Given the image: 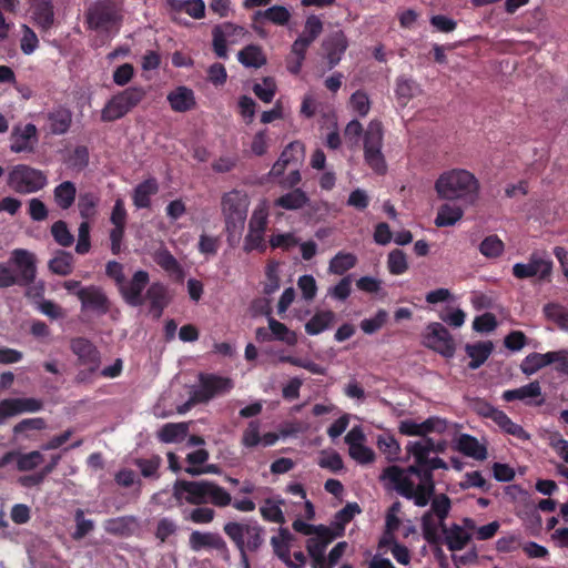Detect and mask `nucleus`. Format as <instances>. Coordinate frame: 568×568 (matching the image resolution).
Here are the masks:
<instances>
[{"mask_svg": "<svg viewBox=\"0 0 568 568\" xmlns=\"http://www.w3.org/2000/svg\"><path fill=\"white\" fill-rule=\"evenodd\" d=\"M383 125L377 120H372L364 133V160L366 164L378 175L386 173L387 165L382 152Z\"/></svg>", "mask_w": 568, "mask_h": 568, "instance_id": "6e6552de", "label": "nucleus"}, {"mask_svg": "<svg viewBox=\"0 0 568 568\" xmlns=\"http://www.w3.org/2000/svg\"><path fill=\"white\" fill-rule=\"evenodd\" d=\"M410 455L414 458L412 465L406 468L395 465L388 466L383 470L381 478L388 479L402 497L414 500V504L418 507H425L435 494L434 475L426 471L420 448Z\"/></svg>", "mask_w": 568, "mask_h": 568, "instance_id": "f03ea898", "label": "nucleus"}, {"mask_svg": "<svg viewBox=\"0 0 568 568\" xmlns=\"http://www.w3.org/2000/svg\"><path fill=\"white\" fill-rule=\"evenodd\" d=\"M223 532L237 551L258 552L265 544L266 530L257 520L226 521Z\"/></svg>", "mask_w": 568, "mask_h": 568, "instance_id": "20e7f679", "label": "nucleus"}, {"mask_svg": "<svg viewBox=\"0 0 568 568\" xmlns=\"http://www.w3.org/2000/svg\"><path fill=\"white\" fill-rule=\"evenodd\" d=\"M541 395L539 382L535 381L519 388L507 389L503 393V399L506 402L525 400Z\"/></svg>", "mask_w": 568, "mask_h": 568, "instance_id": "a19ab883", "label": "nucleus"}, {"mask_svg": "<svg viewBox=\"0 0 568 568\" xmlns=\"http://www.w3.org/2000/svg\"><path fill=\"white\" fill-rule=\"evenodd\" d=\"M189 547L195 551H215L224 561H231V551L225 539L216 531L193 530L189 536Z\"/></svg>", "mask_w": 568, "mask_h": 568, "instance_id": "4468645a", "label": "nucleus"}, {"mask_svg": "<svg viewBox=\"0 0 568 568\" xmlns=\"http://www.w3.org/2000/svg\"><path fill=\"white\" fill-rule=\"evenodd\" d=\"M134 465L144 478L158 480L161 476L162 458L159 455H152L150 458H136Z\"/></svg>", "mask_w": 568, "mask_h": 568, "instance_id": "79ce46f5", "label": "nucleus"}, {"mask_svg": "<svg viewBox=\"0 0 568 568\" xmlns=\"http://www.w3.org/2000/svg\"><path fill=\"white\" fill-rule=\"evenodd\" d=\"M545 316L555 322L561 329H568V310L556 303H548L544 306Z\"/></svg>", "mask_w": 568, "mask_h": 568, "instance_id": "3c124183", "label": "nucleus"}, {"mask_svg": "<svg viewBox=\"0 0 568 568\" xmlns=\"http://www.w3.org/2000/svg\"><path fill=\"white\" fill-rule=\"evenodd\" d=\"M504 250L505 244L497 235L485 237L479 245V252L487 258L499 257Z\"/></svg>", "mask_w": 568, "mask_h": 568, "instance_id": "5fc2aeb1", "label": "nucleus"}, {"mask_svg": "<svg viewBox=\"0 0 568 568\" xmlns=\"http://www.w3.org/2000/svg\"><path fill=\"white\" fill-rule=\"evenodd\" d=\"M417 85L414 81L405 78H398L396 81V95L403 104H406L417 91Z\"/></svg>", "mask_w": 568, "mask_h": 568, "instance_id": "680f3d73", "label": "nucleus"}, {"mask_svg": "<svg viewBox=\"0 0 568 568\" xmlns=\"http://www.w3.org/2000/svg\"><path fill=\"white\" fill-rule=\"evenodd\" d=\"M10 261L18 271L17 278L19 285H29L34 282L37 276L36 256L24 248H16Z\"/></svg>", "mask_w": 568, "mask_h": 568, "instance_id": "6ab92c4d", "label": "nucleus"}, {"mask_svg": "<svg viewBox=\"0 0 568 568\" xmlns=\"http://www.w3.org/2000/svg\"><path fill=\"white\" fill-rule=\"evenodd\" d=\"M457 449L465 456L471 457L476 460H484L487 458L486 447L479 444L476 437L468 434L459 436L457 440Z\"/></svg>", "mask_w": 568, "mask_h": 568, "instance_id": "bb28decb", "label": "nucleus"}, {"mask_svg": "<svg viewBox=\"0 0 568 568\" xmlns=\"http://www.w3.org/2000/svg\"><path fill=\"white\" fill-rule=\"evenodd\" d=\"M552 271V262L532 253L528 263H516L513 266V275L518 280L537 276L539 281H546Z\"/></svg>", "mask_w": 568, "mask_h": 568, "instance_id": "f3484780", "label": "nucleus"}, {"mask_svg": "<svg viewBox=\"0 0 568 568\" xmlns=\"http://www.w3.org/2000/svg\"><path fill=\"white\" fill-rule=\"evenodd\" d=\"M71 351L77 355L79 364L91 366V372H97L101 363V354L97 346L84 337H77L71 341Z\"/></svg>", "mask_w": 568, "mask_h": 568, "instance_id": "aec40b11", "label": "nucleus"}, {"mask_svg": "<svg viewBox=\"0 0 568 568\" xmlns=\"http://www.w3.org/2000/svg\"><path fill=\"white\" fill-rule=\"evenodd\" d=\"M388 313L381 308L378 310L375 315L371 318H364L359 326L361 329L368 335H372L379 331L387 322Z\"/></svg>", "mask_w": 568, "mask_h": 568, "instance_id": "13d9d810", "label": "nucleus"}, {"mask_svg": "<svg viewBox=\"0 0 568 568\" xmlns=\"http://www.w3.org/2000/svg\"><path fill=\"white\" fill-rule=\"evenodd\" d=\"M430 500V509L426 513L436 516L437 519L446 520L452 509L450 498L445 494L436 496L434 494Z\"/></svg>", "mask_w": 568, "mask_h": 568, "instance_id": "864d4df0", "label": "nucleus"}, {"mask_svg": "<svg viewBox=\"0 0 568 568\" xmlns=\"http://www.w3.org/2000/svg\"><path fill=\"white\" fill-rule=\"evenodd\" d=\"M166 99L171 109L180 113L191 111L196 105L193 90L185 85H180L169 92Z\"/></svg>", "mask_w": 568, "mask_h": 568, "instance_id": "4be33fe9", "label": "nucleus"}, {"mask_svg": "<svg viewBox=\"0 0 568 568\" xmlns=\"http://www.w3.org/2000/svg\"><path fill=\"white\" fill-rule=\"evenodd\" d=\"M376 444L378 449L386 456L387 460L393 462L398 458L400 447L394 436L389 434L379 435Z\"/></svg>", "mask_w": 568, "mask_h": 568, "instance_id": "6e6d98bb", "label": "nucleus"}, {"mask_svg": "<svg viewBox=\"0 0 568 568\" xmlns=\"http://www.w3.org/2000/svg\"><path fill=\"white\" fill-rule=\"evenodd\" d=\"M291 12L283 6H273L264 11H256L253 16L254 21L264 18L276 26H286L291 20Z\"/></svg>", "mask_w": 568, "mask_h": 568, "instance_id": "ea45409f", "label": "nucleus"}, {"mask_svg": "<svg viewBox=\"0 0 568 568\" xmlns=\"http://www.w3.org/2000/svg\"><path fill=\"white\" fill-rule=\"evenodd\" d=\"M122 18V7L116 0H99L87 12L89 28L100 32L119 31Z\"/></svg>", "mask_w": 568, "mask_h": 568, "instance_id": "0eeeda50", "label": "nucleus"}, {"mask_svg": "<svg viewBox=\"0 0 568 568\" xmlns=\"http://www.w3.org/2000/svg\"><path fill=\"white\" fill-rule=\"evenodd\" d=\"M90 231V223L88 221H82L78 229V243L75 245V252L80 255L89 253L91 248Z\"/></svg>", "mask_w": 568, "mask_h": 568, "instance_id": "338daca9", "label": "nucleus"}, {"mask_svg": "<svg viewBox=\"0 0 568 568\" xmlns=\"http://www.w3.org/2000/svg\"><path fill=\"white\" fill-rule=\"evenodd\" d=\"M189 432L187 423H168L158 432V438L162 443H178L185 438Z\"/></svg>", "mask_w": 568, "mask_h": 568, "instance_id": "4c0bfd02", "label": "nucleus"}, {"mask_svg": "<svg viewBox=\"0 0 568 568\" xmlns=\"http://www.w3.org/2000/svg\"><path fill=\"white\" fill-rule=\"evenodd\" d=\"M298 239L291 232L272 234L268 243L272 248H282L283 251H290L292 247L298 244Z\"/></svg>", "mask_w": 568, "mask_h": 568, "instance_id": "0e129e2a", "label": "nucleus"}, {"mask_svg": "<svg viewBox=\"0 0 568 568\" xmlns=\"http://www.w3.org/2000/svg\"><path fill=\"white\" fill-rule=\"evenodd\" d=\"M248 204L247 195L240 191L234 190L223 195L221 205L229 242H231L233 236H239L243 231Z\"/></svg>", "mask_w": 568, "mask_h": 568, "instance_id": "39448f33", "label": "nucleus"}, {"mask_svg": "<svg viewBox=\"0 0 568 568\" xmlns=\"http://www.w3.org/2000/svg\"><path fill=\"white\" fill-rule=\"evenodd\" d=\"M435 517L436 516L432 514L425 513L420 519L423 537L430 546H438L443 544V538L438 532Z\"/></svg>", "mask_w": 568, "mask_h": 568, "instance_id": "c03bdc74", "label": "nucleus"}, {"mask_svg": "<svg viewBox=\"0 0 568 568\" xmlns=\"http://www.w3.org/2000/svg\"><path fill=\"white\" fill-rule=\"evenodd\" d=\"M471 540V535L458 524H452L444 542L450 551L464 549Z\"/></svg>", "mask_w": 568, "mask_h": 568, "instance_id": "e433bc0d", "label": "nucleus"}, {"mask_svg": "<svg viewBox=\"0 0 568 568\" xmlns=\"http://www.w3.org/2000/svg\"><path fill=\"white\" fill-rule=\"evenodd\" d=\"M173 496L178 501L184 500L196 506L190 511L189 519L199 525L211 524L216 511L205 506L212 504L217 508H225L231 505L232 496L222 486L212 480H185L178 479L173 485Z\"/></svg>", "mask_w": 568, "mask_h": 568, "instance_id": "f257e3e1", "label": "nucleus"}, {"mask_svg": "<svg viewBox=\"0 0 568 568\" xmlns=\"http://www.w3.org/2000/svg\"><path fill=\"white\" fill-rule=\"evenodd\" d=\"M284 505L285 500L282 498H266L263 505L260 507V514L262 518L267 523L283 525L286 521L282 510V506Z\"/></svg>", "mask_w": 568, "mask_h": 568, "instance_id": "7c9ffc66", "label": "nucleus"}, {"mask_svg": "<svg viewBox=\"0 0 568 568\" xmlns=\"http://www.w3.org/2000/svg\"><path fill=\"white\" fill-rule=\"evenodd\" d=\"M464 216V205L444 203L437 210L435 225L437 227L453 226Z\"/></svg>", "mask_w": 568, "mask_h": 568, "instance_id": "a878e982", "label": "nucleus"}, {"mask_svg": "<svg viewBox=\"0 0 568 568\" xmlns=\"http://www.w3.org/2000/svg\"><path fill=\"white\" fill-rule=\"evenodd\" d=\"M425 345L445 357H453L456 345L449 331L437 322L429 323L424 335Z\"/></svg>", "mask_w": 568, "mask_h": 568, "instance_id": "2eb2a0df", "label": "nucleus"}, {"mask_svg": "<svg viewBox=\"0 0 568 568\" xmlns=\"http://www.w3.org/2000/svg\"><path fill=\"white\" fill-rule=\"evenodd\" d=\"M332 536L329 532L327 537L316 536L307 539L306 550L312 558V568H317V566H321V564L326 561L325 550Z\"/></svg>", "mask_w": 568, "mask_h": 568, "instance_id": "473e14b6", "label": "nucleus"}, {"mask_svg": "<svg viewBox=\"0 0 568 568\" xmlns=\"http://www.w3.org/2000/svg\"><path fill=\"white\" fill-rule=\"evenodd\" d=\"M387 268L392 275H402L408 270L407 256L404 251L395 248L388 253Z\"/></svg>", "mask_w": 568, "mask_h": 568, "instance_id": "603ef678", "label": "nucleus"}, {"mask_svg": "<svg viewBox=\"0 0 568 568\" xmlns=\"http://www.w3.org/2000/svg\"><path fill=\"white\" fill-rule=\"evenodd\" d=\"M77 297L81 302L82 310H90L100 315L110 311V301L100 286L89 285L77 291Z\"/></svg>", "mask_w": 568, "mask_h": 568, "instance_id": "a211bd4d", "label": "nucleus"}, {"mask_svg": "<svg viewBox=\"0 0 568 568\" xmlns=\"http://www.w3.org/2000/svg\"><path fill=\"white\" fill-rule=\"evenodd\" d=\"M74 519L77 523L75 530L72 534V538L74 540H80L84 538L89 532H91L94 529V523L91 519L84 518V511L82 509L75 510Z\"/></svg>", "mask_w": 568, "mask_h": 568, "instance_id": "69168bd1", "label": "nucleus"}, {"mask_svg": "<svg viewBox=\"0 0 568 568\" xmlns=\"http://www.w3.org/2000/svg\"><path fill=\"white\" fill-rule=\"evenodd\" d=\"M347 47L348 41L342 30H338L324 39L322 48L325 52V58L327 59L329 70L339 63L343 54L347 50Z\"/></svg>", "mask_w": 568, "mask_h": 568, "instance_id": "412c9836", "label": "nucleus"}, {"mask_svg": "<svg viewBox=\"0 0 568 568\" xmlns=\"http://www.w3.org/2000/svg\"><path fill=\"white\" fill-rule=\"evenodd\" d=\"M246 33L244 27L229 21L214 26L212 29L213 52L220 59H229L227 44L237 43Z\"/></svg>", "mask_w": 568, "mask_h": 568, "instance_id": "ddd939ff", "label": "nucleus"}, {"mask_svg": "<svg viewBox=\"0 0 568 568\" xmlns=\"http://www.w3.org/2000/svg\"><path fill=\"white\" fill-rule=\"evenodd\" d=\"M308 201L307 194L302 189L295 187L293 191L277 197L274 204L277 207L293 211L304 207Z\"/></svg>", "mask_w": 568, "mask_h": 568, "instance_id": "f704fd0d", "label": "nucleus"}, {"mask_svg": "<svg viewBox=\"0 0 568 568\" xmlns=\"http://www.w3.org/2000/svg\"><path fill=\"white\" fill-rule=\"evenodd\" d=\"M200 386L195 389L187 403V406L197 403H206L217 395L229 393L233 387V381L229 377L215 374H200Z\"/></svg>", "mask_w": 568, "mask_h": 568, "instance_id": "f8f14e48", "label": "nucleus"}, {"mask_svg": "<svg viewBox=\"0 0 568 568\" xmlns=\"http://www.w3.org/2000/svg\"><path fill=\"white\" fill-rule=\"evenodd\" d=\"M154 261L161 268H163L169 274L176 275L179 278L183 276V270L180 263L169 250L163 248L155 252Z\"/></svg>", "mask_w": 568, "mask_h": 568, "instance_id": "37998d69", "label": "nucleus"}, {"mask_svg": "<svg viewBox=\"0 0 568 568\" xmlns=\"http://www.w3.org/2000/svg\"><path fill=\"white\" fill-rule=\"evenodd\" d=\"M145 95V89L135 85L113 94L101 110V120L103 122H114L122 119L136 108Z\"/></svg>", "mask_w": 568, "mask_h": 568, "instance_id": "423d86ee", "label": "nucleus"}, {"mask_svg": "<svg viewBox=\"0 0 568 568\" xmlns=\"http://www.w3.org/2000/svg\"><path fill=\"white\" fill-rule=\"evenodd\" d=\"M268 226V211L264 205L254 209L248 221V231L244 237L243 251L264 253L267 248L265 232Z\"/></svg>", "mask_w": 568, "mask_h": 568, "instance_id": "9d476101", "label": "nucleus"}, {"mask_svg": "<svg viewBox=\"0 0 568 568\" xmlns=\"http://www.w3.org/2000/svg\"><path fill=\"white\" fill-rule=\"evenodd\" d=\"M336 315L333 311L316 312L305 324V332L308 335H318L329 328L335 322Z\"/></svg>", "mask_w": 568, "mask_h": 568, "instance_id": "2f4dec72", "label": "nucleus"}, {"mask_svg": "<svg viewBox=\"0 0 568 568\" xmlns=\"http://www.w3.org/2000/svg\"><path fill=\"white\" fill-rule=\"evenodd\" d=\"M51 235L57 244L62 247H69L74 242V236L70 232L67 222L59 220L51 225Z\"/></svg>", "mask_w": 568, "mask_h": 568, "instance_id": "8fccbe9b", "label": "nucleus"}, {"mask_svg": "<svg viewBox=\"0 0 568 568\" xmlns=\"http://www.w3.org/2000/svg\"><path fill=\"white\" fill-rule=\"evenodd\" d=\"M294 539L293 535L287 528L280 527L278 534L271 537V546L274 555L281 559L284 564L288 561V555L291 554V542Z\"/></svg>", "mask_w": 568, "mask_h": 568, "instance_id": "c85d7f7f", "label": "nucleus"}, {"mask_svg": "<svg viewBox=\"0 0 568 568\" xmlns=\"http://www.w3.org/2000/svg\"><path fill=\"white\" fill-rule=\"evenodd\" d=\"M494 345L490 341L477 342L475 344H467L465 349L467 355L470 357L468 367L470 369L479 368L490 356Z\"/></svg>", "mask_w": 568, "mask_h": 568, "instance_id": "cd10ccee", "label": "nucleus"}, {"mask_svg": "<svg viewBox=\"0 0 568 568\" xmlns=\"http://www.w3.org/2000/svg\"><path fill=\"white\" fill-rule=\"evenodd\" d=\"M239 61L246 68L258 69L266 63V57L260 45L248 44L237 53Z\"/></svg>", "mask_w": 568, "mask_h": 568, "instance_id": "72a5a7b5", "label": "nucleus"}, {"mask_svg": "<svg viewBox=\"0 0 568 568\" xmlns=\"http://www.w3.org/2000/svg\"><path fill=\"white\" fill-rule=\"evenodd\" d=\"M282 162H286L290 168L300 166L304 159V145L294 141L291 142L281 153Z\"/></svg>", "mask_w": 568, "mask_h": 568, "instance_id": "09e8293b", "label": "nucleus"}, {"mask_svg": "<svg viewBox=\"0 0 568 568\" xmlns=\"http://www.w3.org/2000/svg\"><path fill=\"white\" fill-rule=\"evenodd\" d=\"M349 105L362 118L366 116L371 110L369 98L363 90H357L351 95Z\"/></svg>", "mask_w": 568, "mask_h": 568, "instance_id": "052dcab7", "label": "nucleus"}, {"mask_svg": "<svg viewBox=\"0 0 568 568\" xmlns=\"http://www.w3.org/2000/svg\"><path fill=\"white\" fill-rule=\"evenodd\" d=\"M356 264L357 257L355 254L341 251L329 261L328 270L333 274L343 275L355 267Z\"/></svg>", "mask_w": 568, "mask_h": 568, "instance_id": "a18cd8bd", "label": "nucleus"}, {"mask_svg": "<svg viewBox=\"0 0 568 568\" xmlns=\"http://www.w3.org/2000/svg\"><path fill=\"white\" fill-rule=\"evenodd\" d=\"M268 328L272 334V339H277L286 343L290 346H293L297 343V336L293 331L275 320L274 317H268Z\"/></svg>", "mask_w": 568, "mask_h": 568, "instance_id": "de8ad7c7", "label": "nucleus"}, {"mask_svg": "<svg viewBox=\"0 0 568 568\" xmlns=\"http://www.w3.org/2000/svg\"><path fill=\"white\" fill-rule=\"evenodd\" d=\"M48 267L53 274L67 276L73 270V255L70 252L59 250L49 261Z\"/></svg>", "mask_w": 568, "mask_h": 568, "instance_id": "58836bf2", "label": "nucleus"}, {"mask_svg": "<svg viewBox=\"0 0 568 568\" xmlns=\"http://www.w3.org/2000/svg\"><path fill=\"white\" fill-rule=\"evenodd\" d=\"M254 94L263 102H272L276 93V84L272 78H264L263 83H256L253 87Z\"/></svg>", "mask_w": 568, "mask_h": 568, "instance_id": "e2e57ef3", "label": "nucleus"}, {"mask_svg": "<svg viewBox=\"0 0 568 568\" xmlns=\"http://www.w3.org/2000/svg\"><path fill=\"white\" fill-rule=\"evenodd\" d=\"M150 282V275L146 271L139 270L134 272L130 281L124 280L118 287L123 301L132 306L139 307L144 304L143 291Z\"/></svg>", "mask_w": 568, "mask_h": 568, "instance_id": "dca6fc26", "label": "nucleus"}, {"mask_svg": "<svg viewBox=\"0 0 568 568\" xmlns=\"http://www.w3.org/2000/svg\"><path fill=\"white\" fill-rule=\"evenodd\" d=\"M45 120L51 134L63 135L72 124V112L65 106H58L45 114Z\"/></svg>", "mask_w": 568, "mask_h": 568, "instance_id": "5701e85b", "label": "nucleus"}, {"mask_svg": "<svg viewBox=\"0 0 568 568\" xmlns=\"http://www.w3.org/2000/svg\"><path fill=\"white\" fill-rule=\"evenodd\" d=\"M145 297L150 301V311L153 316L160 318L170 303L168 287L163 283L155 282L146 290Z\"/></svg>", "mask_w": 568, "mask_h": 568, "instance_id": "b1692460", "label": "nucleus"}, {"mask_svg": "<svg viewBox=\"0 0 568 568\" xmlns=\"http://www.w3.org/2000/svg\"><path fill=\"white\" fill-rule=\"evenodd\" d=\"M39 130L36 124L17 123L9 135V149L14 154H34L39 148Z\"/></svg>", "mask_w": 568, "mask_h": 568, "instance_id": "9b49d317", "label": "nucleus"}, {"mask_svg": "<svg viewBox=\"0 0 568 568\" xmlns=\"http://www.w3.org/2000/svg\"><path fill=\"white\" fill-rule=\"evenodd\" d=\"M435 191L439 199L459 201L464 206H473L479 199L480 184L471 172L453 169L438 176Z\"/></svg>", "mask_w": 568, "mask_h": 568, "instance_id": "7ed1b4c3", "label": "nucleus"}, {"mask_svg": "<svg viewBox=\"0 0 568 568\" xmlns=\"http://www.w3.org/2000/svg\"><path fill=\"white\" fill-rule=\"evenodd\" d=\"M43 462V455L38 450L30 453H19L17 456V468L20 471H30L37 468Z\"/></svg>", "mask_w": 568, "mask_h": 568, "instance_id": "4d7b16f0", "label": "nucleus"}, {"mask_svg": "<svg viewBox=\"0 0 568 568\" xmlns=\"http://www.w3.org/2000/svg\"><path fill=\"white\" fill-rule=\"evenodd\" d=\"M33 20L38 28L47 32L54 23L53 6L49 0H41L33 7Z\"/></svg>", "mask_w": 568, "mask_h": 568, "instance_id": "c756f323", "label": "nucleus"}, {"mask_svg": "<svg viewBox=\"0 0 568 568\" xmlns=\"http://www.w3.org/2000/svg\"><path fill=\"white\" fill-rule=\"evenodd\" d=\"M159 191L158 181L149 178L139 183L132 194L133 204L136 209H149L151 206V196Z\"/></svg>", "mask_w": 568, "mask_h": 568, "instance_id": "393cba45", "label": "nucleus"}, {"mask_svg": "<svg viewBox=\"0 0 568 568\" xmlns=\"http://www.w3.org/2000/svg\"><path fill=\"white\" fill-rule=\"evenodd\" d=\"M323 28L322 19L316 14H311L306 18L304 30L300 36L313 43L323 32Z\"/></svg>", "mask_w": 568, "mask_h": 568, "instance_id": "bf43d9fd", "label": "nucleus"}, {"mask_svg": "<svg viewBox=\"0 0 568 568\" xmlns=\"http://www.w3.org/2000/svg\"><path fill=\"white\" fill-rule=\"evenodd\" d=\"M48 183L47 175L28 164L14 165L9 174L7 184L16 193L30 194L42 190Z\"/></svg>", "mask_w": 568, "mask_h": 568, "instance_id": "1a4fd4ad", "label": "nucleus"}, {"mask_svg": "<svg viewBox=\"0 0 568 568\" xmlns=\"http://www.w3.org/2000/svg\"><path fill=\"white\" fill-rule=\"evenodd\" d=\"M260 426L261 423L258 420H251L247 424L241 440L243 446L253 448L261 443Z\"/></svg>", "mask_w": 568, "mask_h": 568, "instance_id": "774afa93", "label": "nucleus"}, {"mask_svg": "<svg viewBox=\"0 0 568 568\" xmlns=\"http://www.w3.org/2000/svg\"><path fill=\"white\" fill-rule=\"evenodd\" d=\"M99 196L92 192L80 194L78 201L80 216L88 222L94 219L97 215V207L99 205Z\"/></svg>", "mask_w": 568, "mask_h": 568, "instance_id": "49530a36", "label": "nucleus"}, {"mask_svg": "<svg viewBox=\"0 0 568 568\" xmlns=\"http://www.w3.org/2000/svg\"><path fill=\"white\" fill-rule=\"evenodd\" d=\"M75 196L77 187L71 181H64L53 190L54 202L61 210L70 209L75 201Z\"/></svg>", "mask_w": 568, "mask_h": 568, "instance_id": "c9c22d12", "label": "nucleus"}]
</instances>
